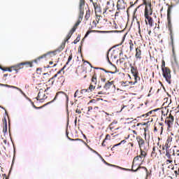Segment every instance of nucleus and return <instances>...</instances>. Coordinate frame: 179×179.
<instances>
[{"instance_id":"obj_1","label":"nucleus","mask_w":179,"mask_h":179,"mask_svg":"<svg viewBox=\"0 0 179 179\" xmlns=\"http://www.w3.org/2000/svg\"><path fill=\"white\" fill-rule=\"evenodd\" d=\"M140 155H137L133 159V163L131 166V169L123 168L122 170H125L126 171H138L141 170V169H143L145 171L147 176L149 174V171H148V168L145 166H141L142 164L145 162V159L146 156H148V151L140 150Z\"/></svg>"},{"instance_id":"obj_2","label":"nucleus","mask_w":179,"mask_h":179,"mask_svg":"<svg viewBox=\"0 0 179 179\" xmlns=\"http://www.w3.org/2000/svg\"><path fill=\"white\" fill-rule=\"evenodd\" d=\"M65 66H64L63 68L61 69V70H59V71H57V73L56 74H55L52 78H50L48 82H46V83H48V86H54V85L55 86H61V85H62L64 83V82H65V77L64 76H61L59 78H57V77L58 76V75H59V73H61V72H63L64 73V70L65 69Z\"/></svg>"},{"instance_id":"obj_3","label":"nucleus","mask_w":179,"mask_h":179,"mask_svg":"<svg viewBox=\"0 0 179 179\" xmlns=\"http://www.w3.org/2000/svg\"><path fill=\"white\" fill-rule=\"evenodd\" d=\"M168 9H167V26L168 29L170 31V36H171V44H172V51L173 55H175L176 52H174V39L173 38V26L171 25V12H173V8H174V6L173 5H169Z\"/></svg>"},{"instance_id":"obj_4","label":"nucleus","mask_w":179,"mask_h":179,"mask_svg":"<svg viewBox=\"0 0 179 179\" xmlns=\"http://www.w3.org/2000/svg\"><path fill=\"white\" fill-rule=\"evenodd\" d=\"M114 0H109L106 3V6L103 9V15L106 17H111V16H114Z\"/></svg>"},{"instance_id":"obj_5","label":"nucleus","mask_w":179,"mask_h":179,"mask_svg":"<svg viewBox=\"0 0 179 179\" xmlns=\"http://www.w3.org/2000/svg\"><path fill=\"white\" fill-rule=\"evenodd\" d=\"M136 139L138 143L140 150L148 152L149 150V143H147L141 136H136Z\"/></svg>"},{"instance_id":"obj_6","label":"nucleus","mask_w":179,"mask_h":179,"mask_svg":"<svg viewBox=\"0 0 179 179\" xmlns=\"http://www.w3.org/2000/svg\"><path fill=\"white\" fill-rule=\"evenodd\" d=\"M55 51L48 52L45 54L42 55L34 60V62L38 64L40 61H47V59H51L52 57H55Z\"/></svg>"},{"instance_id":"obj_7","label":"nucleus","mask_w":179,"mask_h":179,"mask_svg":"<svg viewBox=\"0 0 179 179\" xmlns=\"http://www.w3.org/2000/svg\"><path fill=\"white\" fill-rule=\"evenodd\" d=\"M24 65L27 66V68H31V66H33V63L30 62H22L16 64L15 66H13V69L15 71L16 73H17L20 69H23V66Z\"/></svg>"},{"instance_id":"obj_8","label":"nucleus","mask_w":179,"mask_h":179,"mask_svg":"<svg viewBox=\"0 0 179 179\" xmlns=\"http://www.w3.org/2000/svg\"><path fill=\"white\" fill-rule=\"evenodd\" d=\"M162 71V76L164 78L166 82L169 85H171V70L170 68L164 69Z\"/></svg>"},{"instance_id":"obj_9","label":"nucleus","mask_w":179,"mask_h":179,"mask_svg":"<svg viewBox=\"0 0 179 179\" xmlns=\"http://www.w3.org/2000/svg\"><path fill=\"white\" fill-rule=\"evenodd\" d=\"M49 89H50V87H47L45 90L40 89L38 96H37V97L35 98V99L41 101V103H43V101L45 100V99H47V96H45V92L47 90H48Z\"/></svg>"},{"instance_id":"obj_10","label":"nucleus","mask_w":179,"mask_h":179,"mask_svg":"<svg viewBox=\"0 0 179 179\" xmlns=\"http://www.w3.org/2000/svg\"><path fill=\"white\" fill-rule=\"evenodd\" d=\"M165 124L167 125V130L169 131L171 128H173L174 124V116L170 113L165 119Z\"/></svg>"},{"instance_id":"obj_11","label":"nucleus","mask_w":179,"mask_h":179,"mask_svg":"<svg viewBox=\"0 0 179 179\" xmlns=\"http://www.w3.org/2000/svg\"><path fill=\"white\" fill-rule=\"evenodd\" d=\"M96 85H97V73L96 71H94V74L91 78V83L90 85V92H93L96 89Z\"/></svg>"},{"instance_id":"obj_12","label":"nucleus","mask_w":179,"mask_h":179,"mask_svg":"<svg viewBox=\"0 0 179 179\" xmlns=\"http://www.w3.org/2000/svg\"><path fill=\"white\" fill-rule=\"evenodd\" d=\"M85 1L84 0H80V5H79V9H80V13L78 16V22H82L83 20V15L85 14Z\"/></svg>"},{"instance_id":"obj_13","label":"nucleus","mask_w":179,"mask_h":179,"mask_svg":"<svg viewBox=\"0 0 179 179\" xmlns=\"http://www.w3.org/2000/svg\"><path fill=\"white\" fill-rule=\"evenodd\" d=\"M57 99H59V100H66V101H69V96H68V95L64 92H59L56 94L53 100H57Z\"/></svg>"},{"instance_id":"obj_14","label":"nucleus","mask_w":179,"mask_h":179,"mask_svg":"<svg viewBox=\"0 0 179 179\" xmlns=\"http://www.w3.org/2000/svg\"><path fill=\"white\" fill-rule=\"evenodd\" d=\"M99 107L95 106H89L88 107V110L87 112V115H96L97 113H99Z\"/></svg>"},{"instance_id":"obj_15","label":"nucleus","mask_w":179,"mask_h":179,"mask_svg":"<svg viewBox=\"0 0 179 179\" xmlns=\"http://www.w3.org/2000/svg\"><path fill=\"white\" fill-rule=\"evenodd\" d=\"M152 15H153V9H152V3L149 2L145 8L144 17L152 16Z\"/></svg>"},{"instance_id":"obj_16","label":"nucleus","mask_w":179,"mask_h":179,"mask_svg":"<svg viewBox=\"0 0 179 179\" xmlns=\"http://www.w3.org/2000/svg\"><path fill=\"white\" fill-rule=\"evenodd\" d=\"M127 8V3L124 0H117V10H124Z\"/></svg>"},{"instance_id":"obj_17","label":"nucleus","mask_w":179,"mask_h":179,"mask_svg":"<svg viewBox=\"0 0 179 179\" xmlns=\"http://www.w3.org/2000/svg\"><path fill=\"white\" fill-rule=\"evenodd\" d=\"M90 1L92 3L94 6L95 13H101V7H100V4L97 3V2L94 1L93 0Z\"/></svg>"},{"instance_id":"obj_18","label":"nucleus","mask_w":179,"mask_h":179,"mask_svg":"<svg viewBox=\"0 0 179 179\" xmlns=\"http://www.w3.org/2000/svg\"><path fill=\"white\" fill-rule=\"evenodd\" d=\"M135 58L136 61H141L142 59V50H141V48H136Z\"/></svg>"},{"instance_id":"obj_19","label":"nucleus","mask_w":179,"mask_h":179,"mask_svg":"<svg viewBox=\"0 0 179 179\" xmlns=\"http://www.w3.org/2000/svg\"><path fill=\"white\" fill-rule=\"evenodd\" d=\"M145 24H149L150 27H153V18L150 15L144 17Z\"/></svg>"},{"instance_id":"obj_20","label":"nucleus","mask_w":179,"mask_h":179,"mask_svg":"<svg viewBox=\"0 0 179 179\" xmlns=\"http://www.w3.org/2000/svg\"><path fill=\"white\" fill-rule=\"evenodd\" d=\"M113 87H115V86L114 85V81H108L103 86V89H105V90H109V89H111Z\"/></svg>"},{"instance_id":"obj_21","label":"nucleus","mask_w":179,"mask_h":179,"mask_svg":"<svg viewBox=\"0 0 179 179\" xmlns=\"http://www.w3.org/2000/svg\"><path fill=\"white\" fill-rule=\"evenodd\" d=\"M172 142H173V137L172 136H169L167 138L166 142L165 143L166 149H169L171 146Z\"/></svg>"},{"instance_id":"obj_22","label":"nucleus","mask_w":179,"mask_h":179,"mask_svg":"<svg viewBox=\"0 0 179 179\" xmlns=\"http://www.w3.org/2000/svg\"><path fill=\"white\" fill-rule=\"evenodd\" d=\"M0 86H4V87H10L11 89H16V90H19V92H20V93H23V91L22 90V89L13 86V85H6V84H1L0 83Z\"/></svg>"},{"instance_id":"obj_23","label":"nucleus","mask_w":179,"mask_h":179,"mask_svg":"<svg viewBox=\"0 0 179 179\" xmlns=\"http://www.w3.org/2000/svg\"><path fill=\"white\" fill-rule=\"evenodd\" d=\"M157 150H159V148H156L155 146L152 148V151L151 152V157L152 159H156L157 157Z\"/></svg>"},{"instance_id":"obj_24","label":"nucleus","mask_w":179,"mask_h":179,"mask_svg":"<svg viewBox=\"0 0 179 179\" xmlns=\"http://www.w3.org/2000/svg\"><path fill=\"white\" fill-rule=\"evenodd\" d=\"M173 156L175 157L174 163L175 164H179V150H177L176 152L173 153Z\"/></svg>"},{"instance_id":"obj_25","label":"nucleus","mask_w":179,"mask_h":179,"mask_svg":"<svg viewBox=\"0 0 179 179\" xmlns=\"http://www.w3.org/2000/svg\"><path fill=\"white\" fill-rule=\"evenodd\" d=\"M51 75H50V73H43V82H48V80H50V79H51Z\"/></svg>"},{"instance_id":"obj_26","label":"nucleus","mask_w":179,"mask_h":179,"mask_svg":"<svg viewBox=\"0 0 179 179\" xmlns=\"http://www.w3.org/2000/svg\"><path fill=\"white\" fill-rule=\"evenodd\" d=\"M120 85L122 87H127V86H129V85H131V86H132V82H129V81H120Z\"/></svg>"},{"instance_id":"obj_27","label":"nucleus","mask_w":179,"mask_h":179,"mask_svg":"<svg viewBox=\"0 0 179 179\" xmlns=\"http://www.w3.org/2000/svg\"><path fill=\"white\" fill-rule=\"evenodd\" d=\"M165 157H166V160H173V157H171V152H170V150H169V148H166Z\"/></svg>"},{"instance_id":"obj_28","label":"nucleus","mask_w":179,"mask_h":179,"mask_svg":"<svg viewBox=\"0 0 179 179\" xmlns=\"http://www.w3.org/2000/svg\"><path fill=\"white\" fill-rule=\"evenodd\" d=\"M131 72L132 75H139V71H138V68L131 65Z\"/></svg>"},{"instance_id":"obj_29","label":"nucleus","mask_w":179,"mask_h":179,"mask_svg":"<svg viewBox=\"0 0 179 179\" xmlns=\"http://www.w3.org/2000/svg\"><path fill=\"white\" fill-rule=\"evenodd\" d=\"M115 124H117V123L112 122L109 125V129L110 131H112V132H114V131H117V129H120L119 127H115Z\"/></svg>"},{"instance_id":"obj_30","label":"nucleus","mask_w":179,"mask_h":179,"mask_svg":"<svg viewBox=\"0 0 179 179\" xmlns=\"http://www.w3.org/2000/svg\"><path fill=\"white\" fill-rule=\"evenodd\" d=\"M134 77V82L132 83V85H135L136 83H138V81L141 80V77H139V74H134L133 76Z\"/></svg>"},{"instance_id":"obj_31","label":"nucleus","mask_w":179,"mask_h":179,"mask_svg":"<svg viewBox=\"0 0 179 179\" xmlns=\"http://www.w3.org/2000/svg\"><path fill=\"white\" fill-rule=\"evenodd\" d=\"M81 22H82L78 20L77 22L75 24V25L71 30L75 33V31H76V29H78V26H79V24H80Z\"/></svg>"},{"instance_id":"obj_32","label":"nucleus","mask_w":179,"mask_h":179,"mask_svg":"<svg viewBox=\"0 0 179 179\" xmlns=\"http://www.w3.org/2000/svg\"><path fill=\"white\" fill-rule=\"evenodd\" d=\"M90 92H92V91H90V87H89L88 89L81 90L80 93V94H86V93H90Z\"/></svg>"},{"instance_id":"obj_33","label":"nucleus","mask_w":179,"mask_h":179,"mask_svg":"<svg viewBox=\"0 0 179 179\" xmlns=\"http://www.w3.org/2000/svg\"><path fill=\"white\" fill-rule=\"evenodd\" d=\"M73 33H74L73 31L70 30V31L69 32V34L66 38L65 43H66V41H68V40H69V38L72 37V34H73Z\"/></svg>"},{"instance_id":"obj_34","label":"nucleus","mask_w":179,"mask_h":179,"mask_svg":"<svg viewBox=\"0 0 179 179\" xmlns=\"http://www.w3.org/2000/svg\"><path fill=\"white\" fill-rule=\"evenodd\" d=\"M129 45L130 48V52H131L132 50H134V42L132 41V40L129 41Z\"/></svg>"},{"instance_id":"obj_35","label":"nucleus","mask_w":179,"mask_h":179,"mask_svg":"<svg viewBox=\"0 0 179 179\" xmlns=\"http://www.w3.org/2000/svg\"><path fill=\"white\" fill-rule=\"evenodd\" d=\"M171 163H173V159H166L162 166H168V164H171Z\"/></svg>"},{"instance_id":"obj_36","label":"nucleus","mask_w":179,"mask_h":179,"mask_svg":"<svg viewBox=\"0 0 179 179\" xmlns=\"http://www.w3.org/2000/svg\"><path fill=\"white\" fill-rule=\"evenodd\" d=\"M119 16H121V10H118V8H117V11L115 13V19H117Z\"/></svg>"},{"instance_id":"obj_37","label":"nucleus","mask_w":179,"mask_h":179,"mask_svg":"<svg viewBox=\"0 0 179 179\" xmlns=\"http://www.w3.org/2000/svg\"><path fill=\"white\" fill-rule=\"evenodd\" d=\"M90 17V10H88L86 12V15H85V18L86 19V20H89Z\"/></svg>"},{"instance_id":"obj_38","label":"nucleus","mask_w":179,"mask_h":179,"mask_svg":"<svg viewBox=\"0 0 179 179\" xmlns=\"http://www.w3.org/2000/svg\"><path fill=\"white\" fill-rule=\"evenodd\" d=\"M161 68H162V71L163 69H166L167 68L169 67H166V62H164V60H162V66H161Z\"/></svg>"},{"instance_id":"obj_39","label":"nucleus","mask_w":179,"mask_h":179,"mask_svg":"<svg viewBox=\"0 0 179 179\" xmlns=\"http://www.w3.org/2000/svg\"><path fill=\"white\" fill-rule=\"evenodd\" d=\"M1 71H8V72H12V71L15 70L13 69V66H11L9 68L3 69Z\"/></svg>"},{"instance_id":"obj_40","label":"nucleus","mask_w":179,"mask_h":179,"mask_svg":"<svg viewBox=\"0 0 179 179\" xmlns=\"http://www.w3.org/2000/svg\"><path fill=\"white\" fill-rule=\"evenodd\" d=\"M96 31H96V30H89V31H87L85 37H87V36H89V34H90V33H96Z\"/></svg>"},{"instance_id":"obj_41","label":"nucleus","mask_w":179,"mask_h":179,"mask_svg":"<svg viewBox=\"0 0 179 179\" xmlns=\"http://www.w3.org/2000/svg\"><path fill=\"white\" fill-rule=\"evenodd\" d=\"M125 90H122L120 88L117 89V94H124V93H125Z\"/></svg>"},{"instance_id":"obj_42","label":"nucleus","mask_w":179,"mask_h":179,"mask_svg":"<svg viewBox=\"0 0 179 179\" xmlns=\"http://www.w3.org/2000/svg\"><path fill=\"white\" fill-rule=\"evenodd\" d=\"M72 58H73L72 53H71V55L69 56L68 61L66 62V65H68L69 64V62H71V61H72Z\"/></svg>"},{"instance_id":"obj_43","label":"nucleus","mask_w":179,"mask_h":179,"mask_svg":"<svg viewBox=\"0 0 179 179\" xmlns=\"http://www.w3.org/2000/svg\"><path fill=\"white\" fill-rule=\"evenodd\" d=\"M79 41H80V36H77L76 39L74 40L73 43H74V44H78V43H79Z\"/></svg>"},{"instance_id":"obj_44","label":"nucleus","mask_w":179,"mask_h":179,"mask_svg":"<svg viewBox=\"0 0 179 179\" xmlns=\"http://www.w3.org/2000/svg\"><path fill=\"white\" fill-rule=\"evenodd\" d=\"M41 72H43V69L41 68H38L36 69V73H38V75H41Z\"/></svg>"},{"instance_id":"obj_45","label":"nucleus","mask_w":179,"mask_h":179,"mask_svg":"<svg viewBox=\"0 0 179 179\" xmlns=\"http://www.w3.org/2000/svg\"><path fill=\"white\" fill-rule=\"evenodd\" d=\"M103 21H101V20L99 19L98 21H97V23H99V22H100V23H107L108 20H107V18H104V19L103 20Z\"/></svg>"},{"instance_id":"obj_46","label":"nucleus","mask_w":179,"mask_h":179,"mask_svg":"<svg viewBox=\"0 0 179 179\" xmlns=\"http://www.w3.org/2000/svg\"><path fill=\"white\" fill-rule=\"evenodd\" d=\"M127 143V141L125 140H122L120 143L116 144V145H114V147L115 146H120V145H122V143Z\"/></svg>"},{"instance_id":"obj_47","label":"nucleus","mask_w":179,"mask_h":179,"mask_svg":"<svg viewBox=\"0 0 179 179\" xmlns=\"http://www.w3.org/2000/svg\"><path fill=\"white\" fill-rule=\"evenodd\" d=\"M94 69H101V71H104V72H106V73H108L110 72L103 68L94 67Z\"/></svg>"},{"instance_id":"obj_48","label":"nucleus","mask_w":179,"mask_h":179,"mask_svg":"<svg viewBox=\"0 0 179 179\" xmlns=\"http://www.w3.org/2000/svg\"><path fill=\"white\" fill-rule=\"evenodd\" d=\"M3 125H8V122L6 121V116H4L3 119Z\"/></svg>"},{"instance_id":"obj_49","label":"nucleus","mask_w":179,"mask_h":179,"mask_svg":"<svg viewBox=\"0 0 179 179\" xmlns=\"http://www.w3.org/2000/svg\"><path fill=\"white\" fill-rule=\"evenodd\" d=\"M3 132H8V124L3 125Z\"/></svg>"},{"instance_id":"obj_50","label":"nucleus","mask_w":179,"mask_h":179,"mask_svg":"<svg viewBox=\"0 0 179 179\" xmlns=\"http://www.w3.org/2000/svg\"><path fill=\"white\" fill-rule=\"evenodd\" d=\"M111 139V136L110 134H107L106 136V138H104V141H110Z\"/></svg>"},{"instance_id":"obj_51","label":"nucleus","mask_w":179,"mask_h":179,"mask_svg":"<svg viewBox=\"0 0 179 179\" xmlns=\"http://www.w3.org/2000/svg\"><path fill=\"white\" fill-rule=\"evenodd\" d=\"M175 177H178L179 176V168L178 170L174 171Z\"/></svg>"},{"instance_id":"obj_52","label":"nucleus","mask_w":179,"mask_h":179,"mask_svg":"<svg viewBox=\"0 0 179 179\" xmlns=\"http://www.w3.org/2000/svg\"><path fill=\"white\" fill-rule=\"evenodd\" d=\"M159 125L161 127V134H163V129H164V124H163V122H160L159 123Z\"/></svg>"},{"instance_id":"obj_53","label":"nucleus","mask_w":179,"mask_h":179,"mask_svg":"<svg viewBox=\"0 0 179 179\" xmlns=\"http://www.w3.org/2000/svg\"><path fill=\"white\" fill-rule=\"evenodd\" d=\"M156 111L155 110H151V111H149L148 113H147L145 114L146 117H149V115H151V114H152L153 112Z\"/></svg>"},{"instance_id":"obj_54","label":"nucleus","mask_w":179,"mask_h":179,"mask_svg":"<svg viewBox=\"0 0 179 179\" xmlns=\"http://www.w3.org/2000/svg\"><path fill=\"white\" fill-rule=\"evenodd\" d=\"M120 64H124L125 62V58L122 57L119 59Z\"/></svg>"},{"instance_id":"obj_55","label":"nucleus","mask_w":179,"mask_h":179,"mask_svg":"<svg viewBox=\"0 0 179 179\" xmlns=\"http://www.w3.org/2000/svg\"><path fill=\"white\" fill-rule=\"evenodd\" d=\"M108 54H110V50H109L108 52H107V59H108L109 64H110V65H113V63H111V62H110V58L108 57Z\"/></svg>"},{"instance_id":"obj_56","label":"nucleus","mask_w":179,"mask_h":179,"mask_svg":"<svg viewBox=\"0 0 179 179\" xmlns=\"http://www.w3.org/2000/svg\"><path fill=\"white\" fill-rule=\"evenodd\" d=\"M79 94V90H77L74 94V97H78Z\"/></svg>"},{"instance_id":"obj_57","label":"nucleus","mask_w":179,"mask_h":179,"mask_svg":"<svg viewBox=\"0 0 179 179\" xmlns=\"http://www.w3.org/2000/svg\"><path fill=\"white\" fill-rule=\"evenodd\" d=\"M101 80L102 82H106V77H104V76L101 75Z\"/></svg>"},{"instance_id":"obj_58","label":"nucleus","mask_w":179,"mask_h":179,"mask_svg":"<svg viewBox=\"0 0 179 179\" xmlns=\"http://www.w3.org/2000/svg\"><path fill=\"white\" fill-rule=\"evenodd\" d=\"M143 5H145V6H147L148 5H149V3H148L146 0H143Z\"/></svg>"},{"instance_id":"obj_59","label":"nucleus","mask_w":179,"mask_h":179,"mask_svg":"<svg viewBox=\"0 0 179 179\" xmlns=\"http://www.w3.org/2000/svg\"><path fill=\"white\" fill-rule=\"evenodd\" d=\"M76 113H77L78 114H82V111H81L80 109H79V108H77V109L76 110Z\"/></svg>"},{"instance_id":"obj_60","label":"nucleus","mask_w":179,"mask_h":179,"mask_svg":"<svg viewBox=\"0 0 179 179\" xmlns=\"http://www.w3.org/2000/svg\"><path fill=\"white\" fill-rule=\"evenodd\" d=\"M29 101H31V103L32 104L34 108H37L36 106L34 105V102L31 101V100H29Z\"/></svg>"},{"instance_id":"obj_61","label":"nucleus","mask_w":179,"mask_h":179,"mask_svg":"<svg viewBox=\"0 0 179 179\" xmlns=\"http://www.w3.org/2000/svg\"><path fill=\"white\" fill-rule=\"evenodd\" d=\"M174 61H175V64L176 65H178V62H177V59L176 58V56H174Z\"/></svg>"},{"instance_id":"obj_62","label":"nucleus","mask_w":179,"mask_h":179,"mask_svg":"<svg viewBox=\"0 0 179 179\" xmlns=\"http://www.w3.org/2000/svg\"><path fill=\"white\" fill-rule=\"evenodd\" d=\"M92 24H94V26L96 27L97 26V22H96V21H93Z\"/></svg>"},{"instance_id":"obj_63","label":"nucleus","mask_w":179,"mask_h":179,"mask_svg":"<svg viewBox=\"0 0 179 179\" xmlns=\"http://www.w3.org/2000/svg\"><path fill=\"white\" fill-rule=\"evenodd\" d=\"M106 140H103V141L102 142V143H101V145L102 146H106Z\"/></svg>"},{"instance_id":"obj_64","label":"nucleus","mask_w":179,"mask_h":179,"mask_svg":"<svg viewBox=\"0 0 179 179\" xmlns=\"http://www.w3.org/2000/svg\"><path fill=\"white\" fill-rule=\"evenodd\" d=\"M98 94H104V92L103 91H100L98 92Z\"/></svg>"}]
</instances>
